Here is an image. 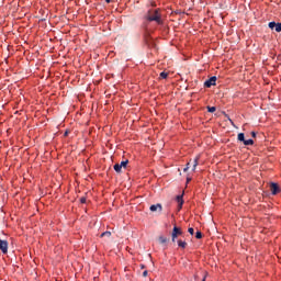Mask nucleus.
Here are the masks:
<instances>
[{
  "instance_id": "obj_19",
  "label": "nucleus",
  "mask_w": 281,
  "mask_h": 281,
  "mask_svg": "<svg viewBox=\"0 0 281 281\" xmlns=\"http://www.w3.org/2000/svg\"><path fill=\"white\" fill-rule=\"evenodd\" d=\"M104 236H106L108 238H110L111 236V232H104L101 234V238H104Z\"/></svg>"
},
{
  "instance_id": "obj_22",
  "label": "nucleus",
  "mask_w": 281,
  "mask_h": 281,
  "mask_svg": "<svg viewBox=\"0 0 281 281\" xmlns=\"http://www.w3.org/2000/svg\"><path fill=\"white\" fill-rule=\"evenodd\" d=\"M80 203H87V198L85 196L80 198Z\"/></svg>"
},
{
  "instance_id": "obj_8",
  "label": "nucleus",
  "mask_w": 281,
  "mask_h": 281,
  "mask_svg": "<svg viewBox=\"0 0 281 281\" xmlns=\"http://www.w3.org/2000/svg\"><path fill=\"white\" fill-rule=\"evenodd\" d=\"M177 201L179 204V210H181V207H183V195H177Z\"/></svg>"
},
{
  "instance_id": "obj_13",
  "label": "nucleus",
  "mask_w": 281,
  "mask_h": 281,
  "mask_svg": "<svg viewBox=\"0 0 281 281\" xmlns=\"http://www.w3.org/2000/svg\"><path fill=\"white\" fill-rule=\"evenodd\" d=\"M114 170H115V172H122V166H120V164H115Z\"/></svg>"
},
{
  "instance_id": "obj_21",
  "label": "nucleus",
  "mask_w": 281,
  "mask_h": 281,
  "mask_svg": "<svg viewBox=\"0 0 281 281\" xmlns=\"http://www.w3.org/2000/svg\"><path fill=\"white\" fill-rule=\"evenodd\" d=\"M190 170V162L187 164V167L183 169V172H188Z\"/></svg>"
},
{
  "instance_id": "obj_27",
  "label": "nucleus",
  "mask_w": 281,
  "mask_h": 281,
  "mask_svg": "<svg viewBox=\"0 0 281 281\" xmlns=\"http://www.w3.org/2000/svg\"><path fill=\"white\" fill-rule=\"evenodd\" d=\"M108 3H111V1H113V0H105Z\"/></svg>"
},
{
  "instance_id": "obj_17",
  "label": "nucleus",
  "mask_w": 281,
  "mask_h": 281,
  "mask_svg": "<svg viewBox=\"0 0 281 281\" xmlns=\"http://www.w3.org/2000/svg\"><path fill=\"white\" fill-rule=\"evenodd\" d=\"M195 238H198V239L203 238V233H201V231H198V232L195 233Z\"/></svg>"
},
{
  "instance_id": "obj_11",
  "label": "nucleus",
  "mask_w": 281,
  "mask_h": 281,
  "mask_svg": "<svg viewBox=\"0 0 281 281\" xmlns=\"http://www.w3.org/2000/svg\"><path fill=\"white\" fill-rule=\"evenodd\" d=\"M244 146H254V139H246L244 140Z\"/></svg>"
},
{
  "instance_id": "obj_25",
  "label": "nucleus",
  "mask_w": 281,
  "mask_h": 281,
  "mask_svg": "<svg viewBox=\"0 0 281 281\" xmlns=\"http://www.w3.org/2000/svg\"><path fill=\"white\" fill-rule=\"evenodd\" d=\"M251 137H256V132H251Z\"/></svg>"
},
{
  "instance_id": "obj_23",
  "label": "nucleus",
  "mask_w": 281,
  "mask_h": 281,
  "mask_svg": "<svg viewBox=\"0 0 281 281\" xmlns=\"http://www.w3.org/2000/svg\"><path fill=\"white\" fill-rule=\"evenodd\" d=\"M148 277V270H145L144 272H143V278H147Z\"/></svg>"
},
{
  "instance_id": "obj_28",
  "label": "nucleus",
  "mask_w": 281,
  "mask_h": 281,
  "mask_svg": "<svg viewBox=\"0 0 281 281\" xmlns=\"http://www.w3.org/2000/svg\"><path fill=\"white\" fill-rule=\"evenodd\" d=\"M64 135H65V137H67V135H68V132H65V134H64Z\"/></svg>"
},
{
  "instance_id": "obj_5",
  "label": "nucleus",
  "mask_w": 281,
  "mask_h": 281,
  "mask_svg": "<svg viewBox=\"0 0 281 281\" xmlns=\"http://www.w3.org/2000/svg\"><path fill=\"white\" fill-rule=\"evenodd\" d=\"M149 210H150V212H157V210H158V212H161V211L164 210V207L161 206L160 203H158V204H153V205L149 207Z\"/></svg>"
},
{
  "instance_id": "obj_24",
  "label": "nucleus",
  "mask_w": 281,
  "mask_h": 281,
  "mask_svg": "<svg viewBox=\"0 0 281 281\" xmlns=\"http://www.w3.org/2000/svg\"><path fill=\"white\" fill-rule=\"evenodd\" d=\"M171 240L172 243H176L177 238H175V236L171 234Z\"/></svg>"
},
{
  "instance_id": "obj_18",
  "label": "nucleus",
  "mask_w": 281,
  "mask_h": 281,
  "mask_svg": "<svg viewBox=\"0 0 281 281\" xmlns=\"http://www.w3.org/2000/svg\"><path fill=\"white\" fill-rule=\"evenodd\" d=\"M209 113H214L216 111V106H207Z\"/></svg>"
},
{
  "instance_id": "obj_3",
  "label": "nucleus",
  "mask_w": 281,
  "mask_h": 281,
  "mask_svg": "<svg viewBox=\"0 0 281 281\" xmlns=\"http://www.w3.org/2000/svg\"><path fill=\"white\" fill-rule=\"evenodd\" d=\"M0 250L2 254H8V240L0 239Z\"/></svg>"
},
{
  "instance_id": "obj_16",
  "label": "nucleus",
  "mask_w": 281,
  "mask_h": 281,
  "mask_svg": "<svg viewBox=\"0 0 281 281\" xmlns=\"http://www.w3.org/2000/svg\"><path fill=\"white\" fill-rule=\"evenodd\" d=\"M160 78L162 80H166V78H168V72H166V71L160 72Z\"/></svg>"
},
{
  "instance_id": "obj_1",
  "label": "nucleus",
  "mask_w": 281,
  "mask_h": 281,
  "mask_svg": "<svg viewBox=\"0 0 281 281\" xmlns=\"http://www.w3.org/2000/svg\"><path fill=\"white\" fill-rule=\"evenodd\" d=\"M145 19L147 21H155L156 23H158V25H161L162 23L161 12L159 9L148 10L147 14L145 15Z\"/></svg>"
},
{
  "instance_id": "obj_14",
  "label": "nucleus",
  "mask_w": 281,
  "mask_h": 281,
  "mask_svg": "<svg viewBox=\"0 0 281 281\" xmlns=\"http://www.w3.org/2000/svg\"><path fill=\"white\" fill-rule=\"evenodd\" d=\"M121 166V168H126V166H128V159L121 161V164H119Z\"/></svg>"
},
{
  "instance_id": "obj_10",
  "label": "nucleus",
  "mask_w": 281,
  "mask_h": 281,
  "mask_svg": "<svg viewBox=\"0 0 281 281\" xmlns=\"http://www.w3.org/2000/svg\"><path fill=\"white\" fill-rule=\"evenodd\" d=\"M178 246L181 247V249H186V247H188V243L183 240H178Z\"/></svg>"
},
{
  "instance_id": "obj_12",
  "label": "nucleus",
  "mask_w": 281,
  "mask_h": 281,
  "mask_svg": "<svg viewBox=\"0 0 281 281\" xmlns=\"http://www.w3.org/2000/svg\"><path fill=\"white\" fill-rule=\"evenodd\" d=\"M196 166H199V157H195L193 160V171L196 170Z\"/></svg>"
},
{
  "instance_id": "obj_2",
  "label": "nucleus",
  "mask_w": 281,
  "mask_h": 281,
  "mask_svg": "<svg viewBox=\"0 0 281 281\" xmlns=\"http://www.w3.org/2000/svg\"><path fill=\"white\" fill-rule=\"evenodd\" d=\"M214 86H216V76L211 77L204 82V87H206V89H210V87H214Z\"/></svg>"
},
{
  "instance_id": "obj_20",
  "label": "nucleus",
  "mask_w": 281,
  "mask_h": 281,
  "mask_svg": "<svg viewBox=\"0 0 281 281\" xmlns=\"http://www.w3.org/2000/svg\"><path fill=\"white\" fill-rule=\"evenodd\" d=\"M188 232H189V234H191V236H194V228L190 227V228L188 229Z\"/></svg>"
},
{
  "instance_id": "obj_15",
  "label": "nucleus",
  "mask_w": 281,
  "mask_h": 281,
  "mask_svg": "<svg viewBox=\"0 0 281 281\" xmlns=\"http://www.w3.org/2000/svg\"><path fill=\"white\" fill-rule=\"evenodd\" d=\"M159 243H161V245H165V243H168V238L160 236L159 237Z\"/></svg>"
},
{
  "instance_id": "obj_26",
  "label": "nucleus",
  "mask_w": 281,
  "mask_h": 281,
  "mask_svg": "<svg viewBox=\"0 0 281 281\" xmlns=\"http://www.w3.org/2000/svg\"><path fill=\"white\" fill-rule=\"evenodd\" d=\"M190 181H192L191 178H187V183H190Z\"/></svg>"
},
{
  "instance_id": "obj_4",
  "label": "nucleus",
  "mask_w": 281,
  "mask_h": 281,
  "mask_svg": "<svg viewBox=\"0 0 281 281\" xmlns=\"http://www.w3.org/2000/svg\"><path fill=\"white\" fill-rule=\"evenodd\" d=\"M270 30H276L277 32H281V23L270 22L268 24Z\"/></svg>"
},
{
  "instance_id": "obj_6",
  "label": "nucleus",
  "mask_w": 281,
  "mask_h": 281,
  "mask_svg": "<svg viewBox=\"0 0 281 281\" xmlns=\"http://www.w3.org/2000/svg\"><path fill=\"white\" fill-rule=\"evenodd\" d=\"M270 190L272 194H278V192H280V187L278 186V183H271Z\"/></svg>"
},
{
  "instance_id": "obj_7",
  "label": "nucleus",
  "mask_w": 281,
  "mask_h": 281,
  "mask_svg": "<svg viewBox=\"0 0 281 281\" xmlns=\"http://www.w3.org/2000/svg\"><path fill=\"white\" fill-rule=\"evenodd\" d=\"M181 234H183V232L181 231V228H179V227H177V226H173V229H172L173 238H177L178 236H181Z\"/></svg>"
},
{
  "instance_id": "obj_9",
  "label": "nucleus",
  "mask_w": 281,
  "mask_h": 281,
  "mask_svg": "<svg viewBox=\"0 0 281 281\" xmlns=\"http://www.w3.org/2000/svg\"><path fill=\"white\" fill-rule=\"evenodd\" d=\"M237 139H238V142H243V144H245V133H239L238 135H237Z\"/></svg>"
}]
</instances>
